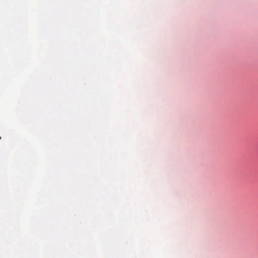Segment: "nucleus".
I'll return each mask as SVG.
<instances>
[{"instance_id":"obj_1","label":"nucleus","mask_w":258,"mask_h":258,"mask_svg":"<svg viewBox=\"0 0 258 258\" xmlns=\"http://www.w3.org/2000/svg\"><path fill=\"white\" fill-rule=\"evenodd\" d=\"M1 139V137H0V140Z\"/></svg>"}]
</instances>
